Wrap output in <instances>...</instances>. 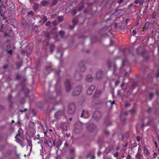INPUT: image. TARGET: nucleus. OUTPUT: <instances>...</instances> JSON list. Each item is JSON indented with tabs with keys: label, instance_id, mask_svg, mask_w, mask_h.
<instances>
[{
	"label": "nucleus",
	"instance_id": "obj_1",
	"mask_svg": "<svg viewBox=\"0 0 159 159\" xmlns=\"http://www.w3.org/2000/svg\"><path fill=\"white\" fill-rule=\"evenodd\" d=\"M82 87L81 86H78L75 87L73 92V95L76 96L78 95L81 92Z\"/></svg>",
	"mask_w": 159,
	"mask_h": 159
},
{
	"label": "nucleus",
	"instance_id": "obj_2",
	"mask_svg": "<svg viewBox=\"0 0 159 159\" xmlns=\"http://www.w3.org/2000/svg\"><path fill=\"white\" fill-rule=\"evenodd\" d=\"M65 87L66 91L69 92L71 88V86L70 81L67 79L64 82Z\"/></svg>",
	"mask_w": 159,
	"mask_h": 159
},
{
	"label": "nucleus",
	"instance_id": "obj_3",
	"mask_svg": "<svg viewBox=\"0 0 159 159\" xmlns=\"http://www.w3.org/2000/svg\"><path fill=\"white\" fill-rule=\"evenodd\" d=\"M75 108V106L74 103L70 104L68 107V113L70 114H72L74 112Z\"/></svg>",
	"mask_w": 159,
	"mask_h": 159
},
{
	"label": "nucleus",
	"instance_id": "obj_4",
	"mask_svg": "<svg viewBox=\"0 0 159 159\" xmlns=\"http://www.w3.org/2000/svg\"><path fill=\"white\" fill-rule=\"evenodd\" d=\"M6 7L3 5H1L0 7V14L1 16H3L2 20H5V18L3 16V15L6 11Z\"/></svg>",
	"mask_w": 159,
	"mask_h": 159
},
{
	"label": "nucleus",
	"instance_id": "obj_5",
	"mask_svg": "<svg viewBox=\"0 0 159 159\" xmlns=\"http://www.w3.org/2000/svg\"><path fill=\"white\" fill-rule=\"evenodd\" d=\"M64 114L62 111H58L56 112L55 114V117L57 119H60Z\"/></svg>",
	"mask_w": 159,
	"mask_h": 159
},
{
	"label": "nucleus",
	"instance_id": "obj_6",
	"mask_svg": "<svg viewBox=\"0 0 159 159\" xmlns=\"http://www.w3.org/2000/svg\"><path fill=\"white\" fill-rule=\"evenodd\" d=\"M95 89V86L93 85H91L90 87L87 90V94L89 95H90L92 94L93 93V91Z\"/></svg>",
	"mask_w": 159,
	"mask_h": 159
},
{
	"label": "nucleus",
	"instance_id": "obj_7",
	"mask_svg": "<svg viewBox=\"0 0 159 159\" xmlns=\"http://www.w3.org/2000/svg\"><path fill=\"white\" fill-rule=\"evenodd\" d=\"M79 66L80 68L81 71L83 72L85 70V67L84 66V62L83 61H81L79 63Z\"/></svg>",
	"mask_w": 159,
	"mask_h": 159
},
{
	"label": "nucleus",
	"instance_id": "obj_8",
	"mask_svg": "<svg viewBox=\"0 0 159 159\" xmlns=\"http://www.w3.org/2000/svg\"><path fill=\"white\" fill-rule=\"evenodd\" d=\"M7 8L8 9H10L14 8L15 7L12 3V2L11 1H8L7 2Z\"/></svg>",
	"mask_w": 159,
	"mask_h": 159
},
{
	"label": "nucleus",
	"instance_id": "obj_9",
	"mask_svg": "<svg viewBox=\"0 0 159 159\" xmlns=\"http://www.w3.org/2000/svg\"><path fill=\"white\" fill-rule=\"evenodd\" d=\"M102 75V72L101 70L98 71L96 74V79L97 80H99L101 78Z\"/></svg>",
	"mask_w": 159,
	"mask_h": 159
},
{
	"label": "nucleus",
	"instance_id": "obj_10",
	"mask_svg": "<svg viewBox=\"0 0 159 159\" xmlns=\"http://www.w3.org/2000/svg\"><path fill=\"white\" fill-rule=\"evenodd\" d=\"M62 143L60 139H58L55 144V142H53V144L54 146H56L57 148H59Z\"/></svg>",
	"mask_w": 159,
	"mask_h": 159
},
{
	"label": "nucleus",
	"instance_id": "obj_11",
	"mask_svg": "<svg viewBox=\"0 0 159 159\" xmlns=\"http://www.w3.org/2000/svg\"><path fill=\"white\" fill-rule=\"evenodd\" d=\"M143 152L144 155L146 156H149L150 155L149 151L145 146L143 148Z\"/></svg>",
	"mask_w": 159,
	"mask_h": 159
},
{
	"label": "nucleus",
	"instance_id": "obj_12",
	"mask_svg": "<svg viewBox=\"0 0 159 159\" xmlns=\"http://www.w3.org/2000/svg\"><path fill=\"white\" fill-rule=\"evenodd\" d=\"M150 25V23L147 21L145 24L144 26L142 28L143 31H144L148 29Z\"/></svg>",
	"mask_w": 159,
	"mask_h": 159
},
{
	"label": "nucleus",
	"instance_id": "obj_13",
	"mask_svg": "<svg viewBox=\"0 0 159 159\" xmlns=\"http://www.w3.org/2000/svg\"><path fill=\"white\" fill-rule=\"evenodd\" d=\"M49 3V1L43 0L41 2V5L43 6H47Z\"/></svg>",
	"mask_w": 159,
	"mask_h": 159
},
{
	"label": "nucleus",
	"instance_id": "obj_14",
	"mask_svg": "<svg viewBox=\"0 0 159 159\" xmlns=\"http://www.w3.org/2000/svg\"><path fill=\"white\" fill-rule=\"evenodd\" d=\"M135 158L137 159H142L143 158V155L141 153L138 152L135 156Z\"/></svg>",
	"mask_w": 159,
	"mask_h": 159
},
{
	"label": "nucleus",
	"instance_id": "obj_15",
	"mask_svg": "<svg viewBox=\"0 0 159 159\" xmlns=\"http://www.w3.org/2000/svg\"><path fill=\"white\" fill-rule=\"evenodd\" d=\"M42 35L44 36H46V38L48 39H49L50 38V35L49 34L48 32H46L45 31H43L42 33Z\"/></svg>",
	"mask_w": 159,
	"mask_h": 159
},
{
	"label": "nucleus",
	"instance_id": "obj_16",
	"mask_svg": "<svg viewBox=\"0 0 159 159\" xmlns=\"http://www.w3.org/2000/svg\"><path fill=\"white\" fill-rule=\"evenodd\" d=\"M93 79V77H92V76L90 75H88L86 78V80L88 82H91Z\"/></svg>",
	"mask_w": 159,
	"mask_h": 159
},
{
	"label": "nucleus",
	"instance_id": "obj_17",
	"mask_svg": "<svg viewBox=\"0 0 159 159\" xmlns=\"http://www.w3.org/2000/svg\"><path fill=\"white\" fill-rule=\"evenodd\" d=\"M61 127L62 129L64 130H67V124L65 123L62 124L61 126Z\"/></svg>",
	"mask_w": 159,
	"mask_h": 159
},
{
	"label": "nucleus",
	"instance_id": "obj_18",
	"mask_svg": "<svg viewBox=\"0 0 159 159\" xmlns=\"http://www.w3.org/2000/svg\"><path fill=\"white\" fill-rule=\"evenodd\" d=\"M81 76L79 73L76 74L75 76V79L76 80H79L81 79Z\"/></svg>",
	"mask_w": 159,
	"mask_h": 159
},
{
	"label": "nucleus",
	"instance_id": "obj_19",
	"mask_svg": "<svg viewBox=\"0 0 159 159\" xmlns=\"http://www.w3.org/2000/svg\"><path fill=\"white\" fill-rule=\"evenodd\" d=\"M102 30L104 31H108V33L109 34H111V33L110 32V29L108 27V26H105L102 29Z\"/></svg>",
	"mask_w": 159,
	"mask_h": 159
},
{
	"label": "nucleus",
	"instance_id": "obj_20",
	"mask_svg": "<svg viewBox=\"0 0 159 159\" xmlns=\"http://www.w3.org/2000/svg\"><path fill=\"white\" fill-rule=\"evenodd\" d=\"M50 52L51 53H52L53 52V50L54 48V46L52 44H51L50 45Z\"/></svg>",
	"mask_w": 159,
	"mask_h": 159
},
{
	"label": "nucleus",
	"instance_id": "obj_21",
	"mask_svg": "<svg viewBox=\"0 0 159 159\" xmlns=\"http://www.w3.org/2000/svg\"><path fill=\"white\" fill-rule=\"evenodd\" d=\"M110 19L113 21L116 20V16L115 14V13L113 14L111 16Z\"/></svg>",
	"mask_w": 159,
	"mask_h": 159
},
{
	"label": "nucleus",
	"instance_id": "obj_22",
	"mask_svg": "<svg viewBox=\"0 0 159 159\" xmlns=\"http://www.w3.org/2000/svg\"><path fill=\"white\" fill-rule=\"evenodd\" d=\"M58 1V0H53L51 4V6L52 7L54 6L57 4Z\"/></svg>",
	"mask_w": 159,
	"mask_h": 159
},
{
	"label": "nucleus",
	"instance_id": "obj_23",
	"mask_svg": "<svg viewBox=\"0 0 159 159\" xmlns=\"http://www.w3.org/2000/svg\"><path fill=\"white\" fill-rule=\"evenodd\" d=\"M12 98V96L11 95V94H8V99L11 104V105H12V102L11 101V99Z\"/></svg>",
	"mask_w": 159,
	"mask_h": 159
},
{
	"label": "nucleus",
	"instance_id": "obj_24",
	"mask_svg": "<svg viewBox=\"0 0 159 159\" xmlns=\"http://www.w3.org/2000/svg\"><path fill=\"white\" fill-rule=\"evenodd\" d=\"M39 5L38 3H36L34 4V10H37L38 9Z\"/></svg>",
	"mask_w": 159,
	"mask_h": 159
},
{
	"label": "nucleus",
	"instance_id": "obj_25",
	"mask_svg": "<svg viewBox=\"0 0 159 159\" xmlns=\"http://www.w3.org/2000/svg\"><path fill=\"white\" fill-rule=\"evenodd\" d=\"M59 34L61 36V38L64 37V32L63 31H60L59 32Z\"/></svg>",
	"mask_w": 159,
	"mask_h": 159
},
{
	"label": "nucleus",
	"instance_id": "obj_26",
	"mask_svg": "<svg viewBox=\"0 0 159 159\" xmlns=\"http://www.w3.org/2000/svg\"><path fill=\"white\" fill-rule=\"evenodd\" d=\"M63 20V18L62 16H60L58 17V20L60 22H62Z\"/></svg>",
	"mask_w": 159,
	"mask_h": 159
},
{
	"label": "nucleus",
	"instance_id": "obj_27",
	"mask_svg": "<svg viewBox=\"0 0 159 159\" xmlns=\"http://www.w3.org/2000/svg\"><path fill=\"white\" fill-rule=\"evenodd\" d=\"M135 109L134 107H133L130 111V112L132 115L134 114L135 112Z\"/></svg>",
	"mask_w": 159,
	"mask_h": 159
},
{
	"label": "nucleus",
	"instance_id": "obj_28",
	"mask_svg": "<svg viewBox=\"0 0 159 159\" xmlns=\"http://www.w3.org/2000/svg\"><path fill=\"white\" fill-rule=\"evenodd\" d=\"M91 128H93V130H94V129L95 128V126L94 125H90L88 127V130H89V129Z\"/></svg>",
	"mask_w": 159,
	"mask_h": 159
},
{
	"label": "nucleus",
	"instance_id": "obj_29",
	"mask_svg": "<svg viewBox=\"0 0 159 159\" xmlns=\"http://www.w3.org/2000/svg\"><path fill=\"white\" fill-rule=\"evenodd\" d=\"M16 65L17 66V68L18 69L22 65V63L21 62L17 63H16Z\"/></svg>",
	"mask_w": 159,
	"mask_h": 159
},
{
	"label": "nucleus",
	"instance_id": "obj_30",
	"mask_svg": "<svg viewBox=\"0 0 159 159\" xmlns=\"http://www.w3.org/2000/svg\"><path fill=\"white\" fill-rule=\"evenodd\" d=\"M156 16V12L155 11H154L152 14V18L153 19H154Z\"/></svg>",
	"mask_w": 159,
	"mask_h": 159
},
{
	"label": "nucleus",
	"instance_id": "obj_31",
	"mask_svg": "<svg viewBox=\"0 0 159 159\" xmlns=\"http://www.w3.org/2000/svg\"><path fill=\"white\" fill-rule=\"evenodd\" d=\"M6 51L7 54H10L11 55L12 54V50H8L7 49H6Z\"/></svg>",
	"mask_w": 159,
	"mask_h": 159
},
{
	"label": "nucleus",
	"instance_id": "obj_32",
	"mask_svg": "<svg viewBox=\"0 0 159 159\" xmlns=\"http://www.w3.org/2000/svg\"><path fill=\"white\" fill-rule=\"evenodd\" d=\"M72 23L74 25H75L77 23V20L75 19H73L72 20Z\"/></svg>",
	"mask_w": 159,
	"mask_h": 159
},
{
	"label": "nucleus",
	"instance_id": "obj_33",
	"mask_svg": "<svg viewBox=\"0 0 159 159\" xmlns=\"http://www.w3.org/2000/svg\"><path fill=\"white\" fill-rule=\"evenodd\" d=\"M157 155V154L156 152H154L153 154V157L154 158H156Z\"/></svg>",
	"mask_w": 159,
	"mask_h": 159
},
{
	"label": "nucleus",
	"instance_id": "obj_34",
	"mask_svg": "<svg viewBox=\"0 0 159 159\" xmlns=\"http://www.w3.org/2000/svg\"><path fill=\"white\" fill-rule=\"evenodd\" d=\"M42 19L44 22H46L48 20L47 17L45 16H44Z\"/></svg>",
	"mask_w": 159,
	"mask_h": 159
},
{
	"label": "nucleus",
	"instance_id": "obj_35",
	"mask_svg": "<svg viewBox=\"0 0 159 159\" xmlns=\"http://www.w3.org/2000/svg\"><path fill=\"white\" fill-rule=\"evenodd\" d=\"M28 15H31L32 16L34 15V12L32 11H31L28 12Z\"/></svg>",
	"mask_w": 159,
	"mask_h": 159
},
{
	"label": "nucleus",
	"instance_id": "obj_36",
	"mask_svg": "<svg viewBox=\"0 0 159 159\" xmlns=\"http://www.w3.org/2000/svg\"><path fill=\"white\" fill-rule=\"evenodd\" d=\"M142 151V148L141 147H140V144H139V146L138 148V152H139L141 153Z\"/></svg>",
	"mask_w": 159,
	"mask_h": 159
},
{
	"label": "nucleus",
	"instance_id": "obj_37",
	"mask_svg": "<svg viewBox=\"0 0 159 159\" xmlns=\"http://www.w3.org/2000/svg\"><path fill=\"white\" fill-rule=\"evenodd\" d=\"M51 24V22L49 21H47L45 24L46 26H49Z\"/></svg>",
	"mask_w": 159,
	"mask_h": 159
},
{
	"label": "nucleus",
	"instance_id": "obj_38",
	"mask_svg": "<svg viewBox=\"0 0 159 159\" xmlns=\"http://www.w3.org/2000/svg\"><path fill=\"white\" fill-rule=\"evenodd\" d=\"M27 108H25L24 109V110H20L19 111L20 112H21V113H23V112H25L26 111H27Z\"/></svg>",
	"mask_w": 159,
	"mask_h": 159
},
{
	"label": "nucleus",
	"instance_id": "obj_39",
	"mask_svg": "<svg viewBox=\"0 0 159 159\" xmlns=\"http://www.w3.org/2000/svg\"><path fill=\"white\" fill-rule=\"evenodd\" d=\"M119 153L118 152H116L114 155V156L116 157H118L119 156Z\"/></svg>",
	"mask_w": 159,
	"mask_h": 159
},
{
	"label": "nucleus",
	"instance_id": "obj_40",
	"mask_svg": "<svg viewBox=\"0 0 159 159\" xmlns=\"http://www.w3.org/2000/svg\"><path fill=\"white\" fill-rule=\"evenodd\" d=\"M104 132L105 134L107 135H108L109 134V132L106 130H105Z\"/></svg>",
	"mask_w": 159,
	"mask_h": 159
},
{
	"label": "nucleus",
	"instance_id": "obj_41",
	"mask_svg": "<svg viewBox=\"0 0 159 159\" xmlns=\"http://www.w3.org/2000/svg\"><path fill=\"white\" fill-rule=\"evenodd\" d=\"M98 114L99 115V117H101V115L100 113L99 112H98V111L96 112H95L94 113V115H98Z\"/></svg>",
	"mask_w": 159,
	"mask_h": 159
},
{
	"label": "nucleus",
	"instance_id": "obj_42",
	"mask_svg": "<svg viewBox=\"0 0 159 159\" xmlns=\"http://www.w3.org/2000/svg\"><path fill=\"white\" fill-rule=\"evenodd\" d=\"M154 94L152 93H151L150 94L149 96H150V100H151L152 97L153 96Z\"/></svg>",
	"mask_w": 159,
	"mask_h": 159
},
{
	"label": "nucleus",
	"instance_id": "obj_43",
	"mask_svg": "<svg viewBox=\"0 0 159 159\" xmlns=\"http://www.w3.org/2000/svg\"><path fill=\"white\" fill-rule=\"evenodd\" d=\"M108 102L111 103V106H112L113 104H114L115 103V101H111V100H110L108 101Z\"/></svg>",
	"mask_w": 159,
	"mask_h": 159
},
{
	"label": "nucleus",
	"instance_id": "obj_44",
	"mask_svg": "<svg viewBox=\"0 0 159 159\" xmlns=\"http://www.w3.org/2000/svg\"><path fill=\"white\" fill-rule=\"evenodd\" d=\"M154 143L155 145V146L156 148H158V144H157V142L156 141H154Z\"/></svg>",
	"mask_w": 159,
	"mask_h": 159
},
{
	"label": "nucleus",
	"instance_id": "obj_45",
	"mask_svg": "<svg viewBox=\"0 0 159 159\" xmlns=\"http://www.w3.org/2000/svg\"><path fill=\"white\" fill-rule=\"evenodd\" d=\"M114 27L115 29H116L118 27L117 24L116 23H115L114 24Z\"/></svg>",
	"mask_w": 159,
	"mask_h": 159
},
{
	"label": "nucleus",
	"instance_id": "obj_46",
	"mask_svg": "<svg viewBox=\"0 0 159 159\" xmlns=\"http://www.w3.org/2000/svg\"><path fill=\"white\" fill-rule=\"evenodd\" d=\"M61 72V71L60 70H59L57 71H56L55 72V74H57V75H59L60 73Z\"/></svg>",
	"mask_w": 159,
	"mask_h": 159
},
{
	"label": "nucleus",
	"instance_id": "obj_47",
	"mask_svg": "<svg viewBox=\"0 0 159 159\" xmlns=\"http://www.w3.org/2000/svg\"><path fill=\"white\" fill-rule=\"evenodd\" d=\"M20 75H17L16 76V79L17 80H19L20 79Z\"/></svg>",
	"mask_w": 159,
	"mask_h": 159
},
{
	"label": "nucleus",
	"instance_id": "obj_48",
	"mask_svg": "<svg viewBox=\"0 0 159 159\" xmlns=\"http://www.w3.org/2000/svg\"><path fill=\"white\" fill-rule=\"evenodd\" d=\"M7 66H8L7 65H5L3 66L2 68L4 69H5L7 68Z\"/></svg>",
	"mask_w": 159,
	"mask_h": 159
},
{
	"label": "nucleus",
	"instance_id": "obj_49",
	"mask_svg": "<svg viewBox=\"0 0 159 159\" xmlns=\"http://www.w3.org/2000/svg\"><path fill=\"white\" fill-rule=\"evenodd\" d=\"M20 102L21 103H22V104H23L24 103H25V99H24V98H23L22 100L21 101H20Z\"/></svg>",
	"mask_w": 159,
	"mask_h": 159
},
{
	"label": "nucleus",
	"instance_id": "obj_50",
	"mask_svg": "<svg viewBox=\"0 0 159 159\" xmlns=\"http://www.w3.org/2000/svg\"><path fill=\"white\" fill-rule=\"evenodd\" d=\"M49 69L52 70V68L51 66H47V67H46V69L47 70L48 69Z\"/></svg>",
	"mask_w": 159,
	"mask_h": 159
},
{
	"label": "nucleus",
	"instance_id": "obj_51",
	"mask_svg": "<svg viewBox=\"0 0 159 159\" xmlns=\"http://www.w3.org/2000/svg\"><path fill=\"white\" fill-rule=\"evenodd\" d=\"M136 139L138 141H139L140 140V137L139 136H137L136 137Z\"/></svg>",
	"mask_w": 159,
	"mask_h": 159
},
{
	"label": "nucleus",
	"instance_id": "obj_52",
	"mask_svg": "<svg viewBox=\"0 0 159 159\" xmlns=\"http://www.w3.org/2000/svg\"><path fill=\"white\" fill-rule=\"evenodd\" d=\"M25 9H23L21 11V13H23V14H25Z\"/></svg>",
	"mask_w": 159,
	"mask_h": 159
},
{
	"label": "nucleus",
	"instance_id": "obj_53",
	"mask_svg": "<svg viewBox=\"0 0 159 159\" xmlns=\"http://www.w3.org/2000/svg\"><path fill=\"white\" fill-rule=\"evenodd\" d=\"M136 31L135 30H133L132 31V34L133 35H135L136 34Z\"/></svg>",
	"mask_w": 159,
	"mask_h": 159
},
{
	"label": "nucleus",
	"instance_id": "obj_54",
	"mask_svg": "<svg viewBox=\"0 0 159 159\" xmlns=\"http://www.w3.org/2000/svg\"><path fill=\"white\" fill-rule=\"evenodd\" d=\"M130 20L129 19H126L125 20L126 24H127L128 22Z\"/></svg>",
	"mask_w": 159,
	"mask_h": 159
},
{
	"label": "nucleus",
	"instance_id": "obj_55",
	"mask_svg": "<svg viewBox=\"0 0 159 159\" xmlns=\"http://www.w3.org/2000/svg\"><path fill=\"white\" fill-rule=\"evenodd\" d=\"M119 81H118V80L116 81L115 83V85H118L119 84Z\"/></svg>",
	"mask_w": 159,
	"mask_h": 159
},
{
	"label": "nucleus",
	"instance_id": "obj_56",
	"mask_svg": "<svg viewBox=\"0 0 159 159\" xmlns=\"http://www.w3.org/2000/svg\"><path fill=\"white\" fill-rule=\"evenodd\" d=\"M130 104L129 103H126L125 104V107H129L130 106Z\"/></svg>",
	"mask_w": 159,
	"mask_h": 159
},
{
	"label": "nucleus",
	"instance_id": "obj_57",
	"mask_svg": "<svg viewBox=\"0 0 159 159\" xmlns=\"http://www.w3.org/2000/svg\"><path fill=\"white\" fill-rule=\"evenodd\" d=\"M130 158H131V156H130V155L128 154L127 155V156L126 158V159H130Z\"/></svg>",
	"mask_w": 159,
	"mask_h": 159
},
{
	"label": "nucleus",
	"instance_id": "obj_58",
	"mask_svg": "<svg viewBox=\"0 0 159 159\" xmlns=\"http://www.w3.org/2000/svg\"><path fill=\"white\" fill-rule=\"evenodd\" d=\"M139 2V0H135L134 2V3L135 4H138Z\"/></svg>",
	"mask_w": 159,
	"mask_h": 159
},
{
	"label": "nucleus",
	"instance_id": "obj_59",
	"mask_svg": "<svg viewBox=\"0 0 159 159\" xmlns=\"http://www.w3.org/2000/svg\"><path fill=\"white\" fill-rule=\"evenodd\" d=\"M52 23L53 25H55L57 24V22L56 21H54L52 22Z\"/></svg>",
	"mask_w": 159,
	"mask_h": 159
},
{
	"label": "nucleus",
	"instance_id": "obj_60",
	"mask_svg": "<svg viewBox=\"0 0 159 159\" xmlns=\"http://www.w3.org/2000/svg\"><path fill=\"white\" fill-rule=\"evenodd\" d=\"M120 146L119 145H118L116 147V149L117 151H118V150L119 149H120Z\"/></svg>",
	"mask_w": 159,
	"mask_h": 159
},
{
	"label": "nucleus",
	"instance_id": "obj_61",
	"mask_svg": "<svg viewBox=\"0 0 159 159\" xmlns=\"http://www.w3.org/2000/svg\"><path fill=\"white\" fill-rule=\"evenodd\" d=\"M69 28L70 29H73L74 28V26H73V25H70V26H69Z\"/></svg>",
	"mask_w": 159,
	"mask_h": 159
},
{
	"label": "nucleus",
	"instance_id": "obj_62",
	"mask_svg": "<svg viewBox=\"0 0 159 159\" xmlns=\"http://www.w3.org/2000/svg\"><path fill=\"white\" fill-rule=\"evenodd\" d=\"M123 1H124V0H119L118 1V3L119 4H120Z\"/></svg>",
	"mask_w": 159,
	"mask_h": 159
},
{
	"label": "nucleus",
	"instance_id": "obj_63",
	"mask_svg": "<svg viewBox=\"0 0 159 159\" xmlns=\"http://www.w3.org/2000/svg\"><path fill=\"white\" fill-rule=\"evenodd\" d=\"M95 157L94 155H92L91 157V159H95Z\"/></svg>",
	"mask_w": 159,
	"mask_h": 159
},
{
	"label": "nucleus",
	"instance_id": "obj_64",
	"mask_svg": "<svg viewBox=\"0 0 159 159\" xmlns=\"http://www.w3.org/2000/svg\"><path fill=\"white\" fill-rule=\"evenodd\" d=\"M156 77L158 78L159 77V71L156 74Z\"/></svg>",
	"mask_w": 159,
	"mask_h": 159
}]
</instances>
